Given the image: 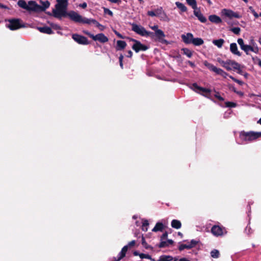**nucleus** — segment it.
Instances as JSON below:
<instances>
[{"mask_svg":"<svg viewBox=\"0 0 261 261\" xmlns=\"http://www.w3.org/2000/svg\"><path fill=\"white\" fill-rule=\"evenodd\" d=\"M57 2L55 9L53 10V15L55 17L61 19L62 17H65V14L67 13L68 1L57 0Z\"/></svg>","mask_w":261,"mask_h":261,"instance_id":"f257e3e1","label":"nucleus"},{"mask_svg":"<svg viewBox=\"0 0 261 261\" xmlns=\"http://www.w3.org/2000/svg\"><path fill=\"white\" fill-rule=\"evenodd\" d=\"M17 5L19 7L26 10L29 13L39 12V5L36 1H30L27 4L24 0H19Z\"/></svg>","mask_w":261,"mask_h":261,"instance_id":"f03ea898","label":"nucleus"},{"mask_svg":"<svg viewBox=\"0 0 261 261\" xmlns=\"http://www.w3.org/2000/svg\"><path fill=\"white\" fill-rule=\"evenodd\" d=\"M9 22L6 27L11 31H15L25 27V23L19 18H12L7 20Z\"/></svg>","mask_w":261,"mask_h":261,"instance_id":"7ed1b4c3","label":"nucleus"},{"mask_svg":"<svg viewBox=\"0 0 261 261\" xmlns=\"http://www.w3.org/2000/svg\"><path fill=\"white\" fill-rule=\"evenodd\" d=\"M261 137V132L242 131L240 134V138L245 141L251 142Z\"/></svg>","mask_w":261,"mask_h":261,"instance_id":"20e7f679","label":"nucleus"},{"mask_svg":"<svg viewBox=\"0 0 261 261\" xmlns=\"http://www.w3.org/2000/svg\"><path fill=\"white\" fill-rule=\"evenodd\" d=\"M132 30L141 36H150L151 38L154 36L153 32L147 31L143 27L136 23L132 24Z\"/></svg>","mask_w":261,"mask_h":261,"instance_id":"39448f33","label":"nucleus"},{"mask_svg":"<svg viewBox=\"0 0 261 261\" xmlns=\"http://www.w3.org/2000/svg\"><path fill=\"white\" fill-rule=\"evenodd\" d=\"M192 87L193 90L195 92L202 94L207 98L212 99L211 89L200 87L196 83H193Z\"/></svg>","mask_w":261,"mask_h":261,"instance_id":"423d86ee","label":"nucleus"},{"mask_svg":"<svg viewBox=\"0 0 261 261\" xmlns=\"http://www.w3.org/2000/svg\"><path fill=\"white\" fill-rule=\"evenodd\" d=\"M69 17L72 21L75 22L84 23L86 20V17H83L81 15L79 14L77 12L74 11H70L65 14V17Z\"/></svg>","mask_w":261,"mask_h":261,"instance_id":"0eeeda50","label":"nucleus"},{"mask_svg":"<svg viewBox=\"0 0 261 261\" xmlns=\"http://www.w3.org/2000/svg\"><path fill=\"white\" fill-rule=\"evenodd\" d=\"M130 40L134 42L132 46V49L136 52L138 53L140 51H146L148 49V46L141 43L139 41L133 38L130 39Z\"/></svg>","mask_w":261,"mask_h":261,"instance_id":"6e6552de","label":"nucleus"},{"mask_svg":"<svg viewBox=\"0 0 261 261\" xmlns=\"http://www.w3.org/2000/svg\"><path fill=\"white\" fill-rule=\"evenodd\" d=\"M204 65L210 70L215 72L216 74L220 75L222 76H226L227 73L221 68H218L215 66L214 65L208 63L207 61H205Z\"/></svg>","mask_w":261,"mask_h":261,"instance_id":"1a4fd4ad","label":"nucleus"},{"mask_svg":"<svg viewBox=\"0 0 261 261\" xmlns=\"http://www.w3.org/2000/svg\"><path fill=\"white\" fill-rule=\"evenodd\" d=\"M247 55L249 54V51H251L256 54L258 52V48L253 40H251V45H245L242 48Z\"/></svg>","mask_w":261,"mask_h":261,"instance_id":"9d476101","label":"nucleus"},{"mask_svg":"<svg viewBox=\"0 0 261 261\" xmlns=\"http://www.w3.org/2000/svg\"><path fill=\"white\" fill-rule=\"evenodd\" d=\"M72 38L80 44L87 45L89 43L87 38L86 37L79 35L77 34H72Z\"/></svg>","mask_w":261,"mask_h":261,"instance_id":"9b49d317","label":"nucleus"},{"mask_svg":"<svg viewBox=\"0 0 261 261\" xmlns=\"http://www.w3.org/2000/svg\"><path fill=\"white\" fill-rule=\"evenodd\" d=\"M154 33V36H155L156 38V40L163 43V44H166V45H168L169 44V42L165 39V35L164 33V32L161 30H157L156 31V33Z\"/></svg>","mask_w":261,"mask_h":261,"instance_id":"f8f14e48","label":"nucleus"},{"mask_svg":"<svg viewBox=\"0 0 261 261\" xmlns=\"http://www.w3.org/2000/svg\"><path fill=\"white\" fill-rule=\"evenodd\" d=\"M212 233L215 236H222L226 231L224 228L218 225H214L211 228Z\"/></svg>","mask_w":261,"mask_h":261,"instance_id":"ddd939ff","label":"nucleus"},{"mask_svg":"<svg viewBox=\"0 0 261 261\" xmlns=\"http://www.w3.org/2000/svg\"><path fill=\"white\" fill-rule=\"evenodd\" d=\"M182 41L186 44L192 43L194 38L193 35L191 33H188L186 34H182L181 36Z\"/></svg>","mask_w":261,"mask_h":261,"instance_id":"4468645a","label":"nucleus"},{"mask_svg":"<svg viewBox=\"0 0 261 261\" xmlns=\"http://www.w3.org/2000/svg\"><path fill=\"white\" fill-rule=\"evenodd\" d=\"M93 40L94 41H98L102 43H105L109 41L108 38L103 33H99L94 35Z\"/></svg>","mask_w":261,"mask_h":261,"instance_id":"2eb2a0df","label":"nucleus"},{"mask_svg":"<svg viewBox=\"0 0 261 261\" xmlns=\"http://www.w3.org/2000/svg\"><path fill=\"white\" fill-rule=\"evenodd\" d=\"M194 14L201 22L205 23L206 22L207 19L206 17L203 16L199 9L194 10Z\"/></svg>","mask_w":261,"mask_h":261,"instance_id":"dca6fc26","label":"nucleus"},{"mask_svg":"<svg viewBox=\"0 0 261 261\" xmlns=\"http://www.w3.org/2000/svg\"><path fill=\"white\" fill-rule=\"evenodd\" d=\"M176 257H173L171 255H161L156 261H177Z\"/></svg>","mask_w":261,"mask_h":261,"instance_id":"f3484780","label":"nucleus"},{"mask_svg":"<svg viewBox=\"0 0 261 261\" xmlns=\"http://www.w3.org/2000/svg\"><path fill=\"white\" fill-rule=\"evenodd\" d=\"M40 3L41 4V5H39L40 8H39V12L45 11L46 9L49 7L50 4L48 1H41Z\"/></svg>","mask_w":261,"mask_h":261,"instance_id":"a211bd4d","label":"nucleus"},{"mask_svg":"<svg viewBox=\"0 0 261 261\" xmlns=\"http://www.w3.org/2000/svg\"><path fill=\"white\" fill-rule=\"evenodd\" d=\"M230 50L234 55L238 56H241V53L238 50V47L236 43H232L230 44Z\"/></svg>","mask_w":261,"mask_h":261,"instance_id":"6ab92c4d","label":"nucleus"},{"mask_svg":"<svg viewBox=\"0 0 261 261\" xmlns=\"http://www.w3.org/2000/svg\"><path fill=\"white\" fill-rule=\"evenodd\" d=\"M229 60H227V61H224L220 58L217 59L218 62L221 64V65L225 68L227 71L231 70V68L229 66Z\"/></svg>","mask_w":261,"mask_h":261,"instance_id":"aec40b11","label":"nucleus"},{"mask_svg":"<svg viewBox=\"0 0 261 261\" xmlns=\"http://www.w3.org/2000/svg\"><path fill=\"white\" fill-rule=\"evenodd\" d=\"M208 19L211 22L216 24H219L222 22V19L221 18L216 15H210Z\"/></svg>","mask_w":261,"mask_h":261,"instance_id":"412c9836","label":"nucleus"},{"mask_svg":"<svg viewBox=\"0 0 261 261\" xmlns=\"http://www.w3.org/2000/svg\"><path fill=\"white\" fill-rule=\"evenodd\" d=\"M126 46L127 44L125 41L123 40H118L117 41L116 49L117 50H123Z\"/></svg>","mask_w":261,"mask_h":261,"instance_id":"4be33fe9","label":"nucleus"},{"mask_svg":"<svg viewBox=\"0 0 261 261\" xmlns=\"http://www.w3.org/2000/svg\"><path fill=\"white\" fill-rule=\"evenodd\" d=\"M37 29L41 33H42L49 34V35L54 33V32L52 31L51 29L48 27H38Z\"/></svg>","mask_w":261,"mask_h":261,"instance_id":"5701e85b","label":"nucleus"},{"mask_svg":"<svg viewBox=\"0 0 261 261\" xmlns=\"http://www.w3.org/2000/svg\"><path fill=\"white\" fill-rule=\"evenodd\" d=\"M164 228V226L162 222H157L152 231L153 232L163 231Z\"/></svg>","mask_w":261,"mask_h":261,"instance_id":"b1692460","label":"nucleus"},{"mask_svg":"<svg viewBox=\"0 0 261 261\" xmlns=\"http://www.w3.org/2000/svg\"><path fill=\"white\" fill-rule=\"evenodd\" d=\"M229 66L231 68V69H233L234 70H240V65L233 60H229Z\"/></svg>","mask_w":261,"mask_h":261,"instance_id":"393cba45","label":"nucleus"},{"mask_svg":"<svg viewBox=\"0 0 261 261\" xmlns=\"http://www.w3.org/2000/svg\"><path fill=\"white\" fill-rule=\"evenodd\" d=\"M128 248L127 246H124L121 249L120 252L119 253L118 255V260H121L125 256L126 253L127 251Z\"/></svg>","mask_w":261,"mask_h":261,"instance_id":"a878e982","label":"nucleus"},{"mask_svg":"<svg viewBox=\"0 0 261 261\" xmlns=\"http://www.w3.org/2000/svg\"><path fill=\"white\" fill-rule=\"evenodd\" d=\"M171 226L175 229H179L181 226L180 221L174 219L171 221Z\"/></svg>","mask_w":261,"mask_h":261,"instance_id":"bb28decb","label":"nucleus"},{"mask_svg":"<svg viewBox=\"0 0 261 261\" xmlns=\"http://www.w3.org/2000/svg\"><path fill=\"white\" fill-rule=\"evenodd\" d=\"M192 43L195 46H200L204 43V41L201 38H193Z\"/></svg>","mask_w":261,"mask_h":261,"instance_id":"cd10ccee","label":"nucleus"},{"mask_svg":"<svg viewBox=\"0 0 261 261\" xmlns=\"http://www.w3.org/2000/svg\"><path fill=\"white\" fill-rule=\"evenodd\" d=\"M222 13L225 16L229 17V18H233L234 12L231 10L224 9L222 10Z\"/></svg>","mask_w":261,"mask_h":261,"instance_id":"c85d7f7f","label":"nucleus"},{"mask_svg":"<svg viewBox=\"0 0 261 261\" xmlns=\"http://www.w3.org/2000/svg\"><path fill=\"white\" fill-rule=\"evenodd\" d=\"M181 50L183 51V54L187 56L188 58H190L192 57L193 51L191 50L188 48H182Z\"/></svg>","mask_w":261,"mask_h":261,"instance_id":"c756f323","label":"nucleus"},{"mask_svg":"<svg viewBox=\"0 0 261 261\" xmlns=\"http://www.w3.org/2000/svg\"><path fill=\"white\" fill-rule=\"evenodd\" d=\"M224 43V40L223 39H219L218 40H214L213 43L219 48L222 47Z\"/></svg>","mask_w":261,"mask_h":261,"instance_id":"7c9ffc66","label":"nucleus"},{"mask_svg":"<svg viewBox=\"0 0 261 261\" xmlns=\"http://www.w3.org/2000/svg\"><path fill=\"white\" fill-rule=\"evenodd\" d=\"M176 7L181 10V12H185L187 11V8L181 3L177 2L175 3Z\"/></svg>","mask_w":261,"mask_h":261,"instance_id":"2f4dec72","label":"nucleus"},{"mask_svg":"<svg viewBox=\"0 0 261 261\" xmlns=\"http://www.w3.org/2000/svg\"><path fill=\"white\" fill-rule=\"evenodd\" d=\"M141 238H142V239H141V243H142V245L143 246V247L146 249H151V250H153V247L152 246H151L150 245H149L147 244V243H146V242L145 241V238L144 237H143V235L142 234L141 235Z\"/></svg>","mask_w":261,"mask_h":261,"instance_id":"473e14b6","label":"nucleus"},{"mask_svg":"<svg viewBox=\"0 0 261 261\" xmlns=\"http://www.w3.org/2000/svg\"><path fill=\"white\" fill-rule=\"evenodd\" d=\"M186 2L194 10L197 9L196 0H186Z\"/></svg>","mask_w":261,"mask_h":261,"instance_id":"72a5a7b5","label":"nucleus"},{"mask_svg":"<svg viewBox=\"0 0 261 261\" xmlns=\"http://www.w3.org/2000/svg\"><path fill=\"white\" fill-rule=\"evenodd\" d=\"M91 23H93L94 24H95L96 27L98 26V24L99 23L95 19H88V18H86V20H85L84 21V23H86V24H90Z\"/></svg>","mask_w":261,"mask_h":261,"instance_id":"f704fd0d","label":"nucleus"},{"mask_svg":"<svg viewBox=\"0 0 261 261\" xmlns=\"http://www.w3.org/2000/svg\"><path fill=\"white\" fill-rule=\"evenodd\" d=\"M211 255L213 258H217L220 256L219 251L217 249H213L211 252Z\"/></svg>","mask_w":261,"mask_h":261,"instance_id":"c9c22d12","label":"nucleus"},{"mask_svg":"<svg viewBox=\"0 0 261 261\" xmlns=\"http://www.w3.org/2000/svg\"><path fill=\"white\" fill-rule=\"evenodd\" d=\"M149 225V222L147 220H143L142 222V229L144 231H147L148 230L147 227Z\"/></svg>","mask_w":261,"mask_h":261,"instance_id":"e433bc0d","label":"nucleus"},{"mask_svg":"<svg viewBox=\"0 0 261 261\" xmlns=\"http://www.w3.org/2000/svg\"><path fill=\"white\" fill-rule=\"evenodd\" d=\"M140 257L142 259L147 258L151 260V261H156V260L154 258H152L150 255L149 254H146L144 253H141L140 255Z\"/></svg>","mask_w":261,"mask_h":261,"instance_id":"4c0bfd02","label":"nucleus"},{"mask_svg":"<svg viewBox=\"0 0 261 261\" xmlns=\"http://www.w3.org/2000/svg\"><path fill=\"white\" fill-rule=\"evenodd\" d=\"M185 249H191V246H190L189 244H181L178 247L179 251H182Z\"/></svg>","mask_w":261,"mask_h":261,"instance_id":"58836bf2","label":"nucleus"},{"mask_svg":"<svg viewBox=\"0 0 261 261\" xmlns=\"http://www.w3.org/2000/svg\"><path fill=\"white\" fill-rule=\"evenodd\" d=\"M230 31L236 35H239L241 32V29L239 27L232 28L230 29Z\"/></svg>","mask_w":261,"mask_h":261,"instance_id":"ea45409f","label":"nucleus"},{"mask_svg":"<svg viewBox=\"0 0 261 261\" xmlns=\"http://www.w3.org/2000/svg\"><path fill=\"white\" fill-rule=\"evenodd\" d=\"M225 104V107L227 108H234L237 106V103L233 102L227 101Z\"/></svg>","mask_w":261,"mask_h":261,"instance_id":"a19ab883","label":"nucleus"},{"mask_svg":"<svg viewBox=\"0 0 261 261\" xmlns=\"http://www.w3.org/2000/svg\"><path fill=\"white\" fill-rule=\"evenodd\" d=\"M168 246H169V244H167V241H163V240L158 245L159 248H164Z\"/></svg>","mask_w":261,"mask_h":261,"instance_id":"79ce46f5","label":"nucleus"},{"mask_svg":"<svg viewBox=\"0 0 261 261\" xmlns=\"http://www.w3.org/2000/svg\"><path fill=\"white\" fill-rule=\"evenodd\" d=\"M214 97L217 98L219 101H224V99L220 95L219 92H215V94H214Z\"/></svg>","mask_w":261,"mask_h":261,"instance_id":"37998d69","label":"nucleus"},{"mask_svg":"<svg viewBox=\"0 0 261 261\" xmlns=\"http://www.w3.org/2000/svg\"><path fill=\"white\" fill-rule=\"evenodd\" d=\"M198 243V241H197L195 240H192L189 243L190 246H191V248L194 247Z\"/></svg>","mask_w":261,"mask_h":261,"instance_id":"c03bdc74","label":"nucleus"},{"mask_svg":"<svg viewBox=\"0 0 261 261\" xmlns=\"http://www.w3.org/2000/svg\"><path fill=\"white\" fill-rule=\"evenodd\" d=\"M237 41L241 48L242 49L245 45L244 43V40L242 38H239Z\"/></svg>","mask_w":261,"mask_h":261,"instance_id":"a18cd8bd","label":"nucleus"},{"mask_svg":"<svg viewBox=\"0 0 261 261\" xmlns=\"http://www.w3.org/2000/svg\"><path fill=\"white\" fill-rule=\"evenodd\" d=\"M136 244V241L135 240H133L128 243V244L126 246H127L128 248H130L133 247Z\"/></svg>","mask_w":261,"mask_h":261,"instance_id":"49530a36","label":"nucleus"},{"mask_svg":"<svg viewBox=\"0 0 261 261\" xmlns=\"http://www.w3.org/2000/svg\"><path fill=\"white\" fill-rule=\"evenodd\" d=\"M104 13L105 14H108V15H109L111 16H112L113 15V13L112 11H111L109 9L106 8H104Z\"/></svg>","mask_w":261,"mask_h":261,"instance_id":"de8ad7c7","label":"nucleus"},{"mask_svg":"<svg viewBox=\"0 0 261 261\" xmlns=\"http://www.w3.org/2000/svg\"><path fill=\"white\" fill-rule=\"evenodd\" d=\"M83 33L88 35L90 38H92V39H93V37H94V35L91 34V33H90L89 32H88V31H83Z\"/></svg>","mask_w":261,"mask_h":261,"instance_id":"09e8293b","label":"nucleus"},{"mask_svg":"<svg viewBox=\"0 0 261 261\" xmlns=\"http://www.w3.org/2000/svg\"><path fill=\"white\" fill-rule=\"evenodd\" d=\"M168 237V232L167 231H165L161 237V241L165 240L167 239Z\"/></svg>","mask_w":261,"mask_h":261,"instance_id":"8fccbe9b","label":"nucleus"},{"mask_svg":"<svg viewBox=\"0 0 261 261\" xmlns=\"http://www.w3.org/2000/svg\"><path fill=\"white\" fill-rule=\"evenodd\" d=\"M150 28L153 31H154V33H156L157 30H160L159 29V26L158 25H154L153 26H150Z\"/></svg>","mask_w":261,"mask_h":261,"instance_id":"3c124183","label":"nucleus"},{"mask_svg":"<svg viewBox=\"0 0 261 261\" xmlns=\"http://www.w3.org/2000/svg\"><path fill=\"white\" fill-rule=\"evenodd\" d=\"M114 33L115 34V35H116V36L119 37V38H121V39H124V37L121 34H120L119 32H118L117 31H114Z\"/></svg>","mask_w":261,"mask_h":261,"instance_id":"603ef678","label":"nucleus"},{"mask_svg":"<svg viewBox=\"0 0 261 261\" xmlns=\"http://www.w3.org/2000/svg\"><path fill=\"white\" fill-rule=\"evenodd\" d=\"M51 27L54 29H55V30H60L61 29V27L58 24H51Z\"/></svg>","mask_w":261,"mask_h":261,"instance_id":"864d4df0","label":"nucleus"},{"mask_svg":"<svg viewBox=\"0 0 261 261\" xmlns=\"http://www.w3.org/2000/svg\"><path fill=\"white\" fill-rule=\"evenodd\" d=\"M147 15L150 16H155L156 15L155 12L153 11H149L147 12Z\"/></svg>","mask_w":261,"mask_h":261,"instance_id":"5fc2aeb1","label":"nucleus"},{"mask_svg":"<svg viewBox=\"0 0 261 261\" xmlns=\"http://www.w3.org/2000/svg\"><path fill=\"white\" fill-rule=\"evenodd\" d=\"M242 16L240 15L239 13L234 12L233 13V17L237 18H241Z\"/></svg>","mask_w":261,"mask_h":261,"instance_id":"6e6d98bb","label":"nucleus"},{"mask_svg":"<svg viewBox=\"0 0 261 261\" xmlns=\"http://www.w3.org/2000/svg\"><path fill=\"white\" fill-rule=\"evenodd\" d=\"M79 6L83 9H85L87 7V4L86 2H84L82 4H81Z\"/></svg>","mask_w":261,"mask_h":261,"instance_id":"4d7b16f0","label":"nucleus"},{"mask_svg":"<svg viewBox=\"0 0 261 261\" xmlns=\"http://www.w3.org/2000/svg\"><path fill=\"white\" fill-rule=\"evenodd\" d=\"M100 31H103L105 29V27L103 25L99 23L98 26L97 27Z\"/></svg>","mask_w":261,"mask_h":261,"instance_id":"13d9d810","label":"nucleus"},{"mask_svg":"<svg viewBox=\"0 0 261 261\" xmlns=\"http://www.w3.org/2000/svg\"><path fill=\"white\" fill-rule=\"evenodd\" d=\"M126 56L127 58H132L133 56V52L130 50L127 51V55Z\"/></svg>","mask_w":261,"mask_h":261,"instance_id":"bf43d9fd","label":"nucleus"},{"mask_svg":"<svg viewBox=\"0 0 261 261\" xmlns=\"http://www.w3.org/2000/svg\"><path fill=\"white\" fill-rule=\"evenodd\" d=\"M229 89L233 91L234 93L237 92V91L234 86L232 85L229 86Z\"/></svg>","mask_w":261,"mask_h":261,"instance_id":"052dcab7","label":"nucleus"},{"mask_svg":"<svg viewBox=\"0 0 261 261\" xmlns=\"http://www.w3.org/2000/svg\"><path fill=\"white\" fill-rule=\"evenodd\" d=\"M188 64L190 66H191L192 67H194L195 66V64L192 62V61H188L187 62Z\"/></svg>","mask_w":261,"mask_h":261,"instance_id":"680f3d73","label":"nucleus"},{"mask_svg":"<svg viewBox=\"0 0 261 261\" xmlns=\"http://www.w3.org/2000/svg\"><path fill=\"white\" fill-rule=\"evenodd\" d=\"M111 3H120L121 2V0H110V1Z\"/></svg>","mask_w":261,"mask_h":261,"instance_id":"e2e57ef3","label":"nucleus"},{"mask_svg":"<svg viewBox=\"0 0 261 261\" xmlns=\"http://www.w3.org/2000/svg\"><path fill=\"white\" fill-rule=\"evenodd\" d=\"M236 93L240 95V96H243L244 95V93L240 91H237V92H236Z\"/></svg>","mask_w":261,"mask_h":261,"instance_id":"0e129e2a","label":"nucleus"},{"mask_svg":"<svg viewBox=\"0 0 261 261\" xmlns=\"http://www.w3.org/2000/svg\"><path fill=\"white\" fill-rule=\"evenodd\" d=\"M167 244L169 245H172L174 243L173 241L172 240L168 239L167 241Z\"/></svg>","mask_w":261,"mask_h":261,"instance_id":"69168bd1","label":"nucleus"},{"mask_svg":"<svg viewBox=\"0 0 261 261\" xmlns=\"http://www.w3.org/2000/svg\"><path fill=\"white\" fill-rule=\"evenodd\" d=\"M123 56L122 54H120L119 57V62H123Z\"/></svg>","mask_w":261,"mask_h":261,"instance_id":"338daca9","label":"nucleus"},{"mask_svg":"<svg viewBox=\"0 0 261 261\" xmlns=\"http://www.w3.org/2000/svg\"><path fill=\"white\" fill-rule=\"evenodd\" d=\"M178 261H191V260L188 259L187 258L183 257V258H180Z\"/></svg>","mask_w":261,"mask_h":261,"instance_id":"774afa93","label":"nucleus"}]
</instances>
